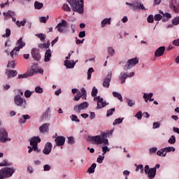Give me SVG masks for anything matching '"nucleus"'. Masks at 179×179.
<instances>
[{
	"label": "nucleus",
	"mask_w": 179,
	"mask_h": 179,
	"mask_svg": "<svg viewBox=\"0 0 179 179\" xmlns=\"http://www.w3.org/2000/svg\"><path fill=\"white\" fill-rule=\"evenodd\" d=\"M16 45L17 46H16L15 48L19 51H20V50H22V48L26 45V43L23 42V38H19L16 43Z\"/></svg>",
	"instance_id": "obj_18"
},
{
	"label": "nucleus",
	"mask_w": 179,
	"mask_h": 179,
	"mask_svg": "<svg viewBox=\"0 0 179 179\" xmlns=\"http://www.w3.org/2000/svg\"><path fill=\"white\" fill-rule=\"evenodd\" d=\"M127 78H128V74H127V73H120L119 79L121 81L122 85H124Z\"/></svg>",
	"instance_id": "obj_23"
},
{
	"label": "nucleus",
	"mask_w": 179,
	"mask_h": 179,
	"mask_svg": "<svg viewBox=\"0 0 179 179\" xmlns=\"http://www.w3.org/2000/svg\"><path fill=\"white\" fill-rule=\"evenodd\" d=\"M70 118L71 121H75V122H80V120H79V118H78V116H76V115H71L70 116Z\"/></svg>",
	"instance_id": "obj_42"
},
{
	"label": "nucleus",
	"mask_w": 179,
	"mask_h": 179,
	"mask_svg": "<svg viewBox=\"0 0 179 179\" xmlns=\"http://www.w3.org/2000/svg\"><path fill=\"white\" fill-rule=\"evenodd\" d=\"M162 15H163L162 17V22H167L169 20V19H171V14L169 13H163L161 12Z\"/></svg>",
	"instance_id": "obj_24"
},
{
	"label": "nucleus",
	"mask_w": 179,
	"mask_h": 179,
	"mask_svg": "<svg viewBox=\"0 0 179 179\" xmlns=\"http://www.w3.org/2000/svg\"><path fill=\"white\" fill-rule=\"evenodd\" d=\"M7 75L8 78L10 79V78H15L17 75V71L15 70H9Z\"/></svg>",
	"instance_id": "obj_26"
},
{
	"label": "nucleus",
	"mask_w": 179,
	"mask_h": 179,
	"mask_svg": "<svg viewBox=\"0 0 179 179\" xmlns=\"http://www.w3.org/2000/svg\"><path fill=\"white\" fill-rule=\"evenodd\" d=\"M153 97V93H145L143 94V99H145V103H148V101Z\"/></svg>",
	"instance_id": "obj_28"
},
{
	"label": "nucleus",
	"mask_w": 179,
	"mask_h": 179,
	"mask_svg": "<svg viewBox=\"0 0 179 179\" xmlns=\"http://www.w3.org/2000/svg\"><path fill=\"white\" fill-rule=\"evenodd\" d=\"M108 134L106 132H102L101 135L90 136V141L94 143L95 145H108V139H107Z\"/></svg>",
	"instance_id": "obj_1"
},
{
	"label": "nucleus",
	"mask_w": 179,
	"mask_h": 179,
	"mask_svg": "<svg viewBox=\"0 0 179 179\" xmlns=\"http://www.w3.org/2000/svg\"><path fill=\"white\" fill-rule=\"evenodd\" d=\"M10 36V29H6V35H3V37H9Z\"/></svg>",
	"instance_id": "obj_63"
},
{
	"label": "nucleus",
	"mask_w": 179,
	"mask_h": 179,
	"mask_svg": "<svg viewBox=\"0 0 179 179\" xmlns=\"http://www.w3.org/2000/svg\"><path fill=\"white\" fill-rule=\"evenodd\" d=\"M94 72V69L93 68H90L87 71V79L88 80H90L92 79V73Z\"/></svg>",
	"instance_id": "obj_37"
},
{
	"label": "nucleus",
	"mask_w": 179,
	"mask_h": 179,
	"mask_svg": "<svg viewBox=\"0 0 179 179\" xmlns=\"http://www.w3.org/2000/svg\"><path fill=\"white\" fill-rule=\"evenodd\" d=\"M35 92H36V93L41 94V93H43V92H44V90H43V88L41 87L38 86V87H36Z\"/></svg>",
	"instance_id": "obj_52"
},
{
	"label": "nucleus",
	"mask_w": 179,
	"mask_h": 179,
	"mask_svg": "<svg viewBox=\"0 0 179 179\" xmlns=\"http://www.w3.org/2000/svg\"><path fill=\"white\" fill-rule=\"evenodd\" d=\"M87 92H86V90H85L84 87L81 89V94L80 92H78L76 96L74 97V100L76 101H79L80 100V98H82L84 100H86V97H87Z\"/></svg>",
	"instance_id": "obj_12"
},
{
	"label": "nucleus",
	"mask_w": 179,
	"mask_h": 179,
	"mask_svg": "<svg viewBox=\"0 0 179 179\" xmlns=\"http://www.w3.org/2000/svg\"><path fill=\"white\" fill-rule=\"evenodd\" d=\"M113 96L114 97H116L117 99H118V100H120V101H122V95H121V94H120L117 92H113Z\"/></svg>",
	"instance_id": "obj_34"
},
{
	"label": "nucleus",
	"mask_w": 179,
	"mask_h": 179,
	"mask_svg": "<svg viewBox=\"0 0 179 179\" xmlns=\"http://www.w3.org/2000/svg\"><path fill=\"white\" fill-rule=\"evenodd\" d=\"M168 142L171 145L174 144V143L176 142V136H171Z\"/></svg>",
	"instance_id": "obj_55"
},
{
	"label": "nucleus",
	"mask_w": 179,
	"mask_h": 179,
	"mask_svg": "<svg viewBox=\"0 0 179 179\" xmlns=\"http://www.w3.org/2000/svg\"><path fill=\"white\" fill-rule=\"evenodd\" d=\"M156 152H157V148L153 147V148H150V153L151 155L153 153H156Z\"/></svg>",
	"instance_id": "obj_61"
},
{
	"label": "nucleus",
	"mask_w": 179,
	"mask_h": 179,
	"mask_svg": "<svg viewBox=\"0 0 179 179\" xmlns=\"http://www.w3.org/2000/svg\"><path fill=\"white\" fill-rule=\"evenodd\" d=\"M8 68H15V61L9 62L8 64Z\"/></svg>",
	"instance_id": "obj_62"
},
{
	"label": "nucleus",
	"mask_w": 179,
	"mask_h": 179,
	"mask_svg": "<svg viewBox=\"0 0 179 179\" xmlns=\"http://www.w3.org/2000/svg\"><path fill=\"white\" fill-rule=\"evenodd\" d=\"M147 21L148 23H153V22H155V18L153 17V15H150L147 18Z\"/></svg>",
	"instance_id": "obj_50"
},
{
	"label": "nucleus",
	"mask_w": 179,
	"mask_h": 179,
	"mask_svg": "<svg viewBox=\"0 0 179 179\" xmlns=\"http://www.w3.org/2000/svg\"><path fill=\"white\" fill-rule=\"evenodd\" d=\"M76 62H78V60L69 62V60H65L64 61V65L66 66V68H69L70 69H72V68H75V65L76 64Z\"/></svg>",
	"instance_id": "obj_20"
},
{
	"label": "nucleus",
	"mask_w": 179,
	"mask_h": 179,
	"mask_svg": "<svg viewBox=\"0 0 179 179\" xmlns=\"http://www.w3.org/2000/svg\"><path fill=\"white\" fill-rule=\"evenodd\" d=\"M26 78H29L27 73H25L24 74H19L17 79H26Z\"/></svg>",
	"instance_id": "obj_56"
},
{
	"label": "nucleus",
	"mask_w": 179,
	"mask_h": 179,
	"mask_svg": "<svg viewBox=\"0 0 179 179\" xmlns=\"http://www.w3.org/2000/svg\"><path fill=\"white\" fill-rule=\"evenodd\" d=\"M63 10H65V12H71V7L68 4H64L62 6Z\"/></svg>",
	"instance_id": "obj_47"
},
{
	"label": "nucleus",
	"mask_w": 179,
	"mask_h": 179,
	"mask_svg": "<svg viewBox=\"0 0 179 179\" xmlns=\"http://www.w3.org/2000/svg\"><path fill=\"white\" fill-rule=\"evenodd\" d=\"M97 93H99V90L96 89V87H94L92 92V97H96V96H97Z\"/></svg>",
	"instance_id": "obj_46"
},
{
	"label": "nucleus",
	"mask_w": 179,
	"mask_h": 179,
	"mask_svg": "<svg viewBox=\"0 0 179 179\" xmlns=\"http://www.w3.org/2000/svg\"><path fill=\"white\" fill-rule=\"evenodd\" d=\"M14 103L15 106L18 107L26 108L27 101H26V99L23 97V91H22V90H19L17 94L14 96Z\"/></svg>",
	"instance_id": "obj_3"
},
{
	"label": "nucleus",
	"mask_w": 179,
	"mask_h": 179,
	"mask_svg": "<svg viewBox=\"0 0 179 179\" xmlns=\"http://www.w3.org/2000/svg\"><path fill=\"white\" fill-rule=\"evenodd\" d=\"M165 153L166 154L167 152H176V148L173 147H166L164 148Z\"/></svg>",
	"instance_id": "obj_39"
},
{
	"label": "nucleus",
	"mask_w": 179,
	"mask_h": 179,
	"mask_svg": "<svg viewBox=\"0 0 179 179\" xmlns=\"http://www.w3.org/2000/svg\"><path fill=\"white\" fill-rule=\"evenodd\" d=\"M138 63H139V59H138L137 57L130 59L128 60L127 64L124 66V70L128 71V69H131L132 66H134V65H136V64H138Z\"/></svg>",
	"instance_id": "obj_8"
},
{
	"label": "nucleus",
	"mask_w": 179,
	"mask_h": 179,
	"mask_svg": "<svg viewBox=\"0 0 179 179\" xmlns=\"http://www.w3.org/2000/svg\"><path fill=\"white\" fill-rule=\"evenodd\" d=\"M142 111H138L134 117L137 118V120H142Z\"/></svg>",
	"instance_id": "obj_58"
},
{
	"label": "nucleus",
	"mask_w": 179,
	"mask_h": 179,
	"mask_svg": "<svg viewBox=\"0 0 179 179\" xmlns=\"http://www.w3.org/2000/svg\"><path fill=\"white\" fill-rule=\"evenodd\" d=\"M41 142V139L39 136L32 137L30 140L31 146H28V153H31L33 150H34V152H36V153H40V149H38L37 146Z\"/></svg>",
	"instance_id": "obj_4"
},
{
	"label": "nucleus",
	"mask_w": 179,
	"mask_h": 179,
	"mask_svg": "<svg viewBox=\"0 0 179 179\" xmlns=\"http://www.w3.org/2000/svg\"><path fill=\"white\" fill-rule=\"evenodd\" d=\"M34 6H35V9L40 10L43 8V6H44V5L43 4V3L35 1Z\"/></svg>",
	"instance_id": "obj_33"
},
{
	"label": "nucleus",
	"mask_w": 179,
	"mask_h": 179,
	"mask_svg": "<svg viewBox=\"0 0 179 179\" xmlns=\"http://www.w3.org/2000/svg\"><path fill=\"white\" fill-rule=\"evenodd\" d=\"M43 170L44 171H50V170H51V166H50L49 164H45L43 166Z\"/></svg>",
	"instance_id": "obj_60"
},
{
	"label": "nucleus",
	"mask_w": 179,
	"mask_h": 179,
	"mask_svg": "<svg viewBox=\"0 0 179 179\" xmlns=\"http://www.w3.org/2000/svg\"><path fill=\"white\" fill-rule=\"evenodd\" d=\"M94 101H97L96 110L103 108V107H106V106H107V103H106V101H103V98H100V96L94 97Z\"/></svg>",
	"instance_id": "obj_13"
},
{
	"label": "nucleus",
	"mask_w": 179,
	"mask_h": 179,
	"mask_svg": "<svg viewBox=\"0 0 179 179\" xmlns=\"http://www.w3.org/2000/svg\"><path fill=\"white\" fill-rule=\"evenodd\" d=\"M43 120H47L50 117V108H48L42 115Z\"/></svg>",
	"instance_id": "obj_32"
},
{
	"label": "nucleus",
	"mask_w": 179,
	"mask_h": 179,
	"mask_svg": "<svg viewBox=\"0 0 179 179\" xmlns=\"http://www.w3.org/2000/svg\"><path fill=\"white\" fill-rule=\"evenodd\" d=\"M51 44V42L48 41L47 43H42L38 45L39 48H49L50 45Z\"/></svg>",
	"instance_id": "obj_35"
},
{
	"label": "nucleus",
	"mask_w": 179,
	"mask_h": 179,
	"mask_svg": "<svg viewBox=\"0 0 179 179\" xmlns=\"http://www.w3.org/2000/svg\"><path fill=\"white\" fill-rule=\"evenodd\" d=\"M50 19V16L47 15L46 17H41L40 18L41 23H47V20Z\"/></svg>",
	"instance_id": "obj_48"
},
{
	"label": "nucleus",
	"mask_w": 179,
	"mask_h": 179,
	"mask_svg": "<svg viewBox=\"0 0 179 179\" xmlns=\"http://www.w3.org/2000/svg\"><path fill=\"white\" fill-rule=\"evenodd\" d=\"M3 16L6 17H13L15 16V12L8 10L7 13H3Z\"/></svg>",
	"instance_id": "obj_31"
},
{
	"label": "nucleus",
	"mask_w": 179,
	"mask_h": 179,
	"mask_svg": "<svg viewBox=\"0 0 179 179\" xmlns=\"http://www.w3.org/2000/svg\"><path fill=\"white\" fill-rule=\"evenodd\" d=\"M113 76V72L109 71L106 78L103 80V87H110V83L111 82V78Z\"/></svg>",
	"instance_id": "obj_14"
},
{
	"label": "nucleus",
	"mask_w": 179,
	"mask_h": 179,
	"mask_svg": "<svg viewBox=\"0 0 179 179\" xmlns=\"http://www.w3.org/2000/svg\"><path fill=\"white\" fill-rule=\"evenodd\" d=\"M79 106H80V108H81V110H85V108H87V107H89V103L83 102V103H80Z\"/></svg>",
	"instance_id": "obj_38"
},
{
	"label": "nucleus",
	"mask_w": 179,
	"mask_h": 179,
	"mask_svg": "<svg viewBox=\"0 0 179 179\" xmlns=\"http://www.w3.org/2000/svg\"><path fill=\"white\" fill-rule=\"evenodd\" d=\"M173 45H176V47H179V38L174 40L173 41Z\"/></svg>",
	"instance_id": "obj_64"
},
{
	"label": "nucleus",
	"mask_w": 179,
	"mask_h": 179,
	"mask_svg": "<svg viewBox=\"0 0 179 179\" xmlns=\"http://www.w3.org/2000/svg\"><path fill=\"white\" fill-rule=\"evenodd\" d=\"M144 171L147 174L148 178L153 179L156 177V168H150L149 165H145L144 168Z\"/></svg>",
	"instance_id": "obj_7"
},
{
	"label": "nucleus",
	"mask_w": 179,
	"mask_h": 179,
	"mask_svg": "<svg viewBox=\"0 0 179 179\" xmlns=\"http://www.w3.org/2000/svg\"><path fill=\"white\" fill-rule=\"evenodd\" d=\"M15 171H16V169L13 168L5 167L0 170V174L4 178H10V177L13 176Z\"/></svg>",
	"instance_id": "obj_5"
},
{
	"label": "nucleus",
	"mask_w": 179,
	"mask_h": 179,
	"mask_svg": "<svg viewBox=\"0 0 179 179\" xmlns=\"http://www.w3.org/2000/svg\"><path fill=\"white\" fill-rule=\"evenodd\" d=\"M38 38H40V40L41 41H44V40H45V38H46V36L44 34H39L38 35Z\"/></svg>",
	"instance_id": "obj_59"
},
{
	"label": "nucleus",
	"mask_w": 179,
	"mask_h": 179,
	"mask_svg": "<svg viewBox=\"0 0 179 179\" xmlns=\"http://www.w3.org/2000/svg\"><path fill=\"white\" fill-rule=\"evenodd\" d=\"M101 27H105L106 24H111V19L110 18H105L101 22Z\"/></svg>",
	"instance_id": "obj_27"
},
{
	"label": "nucleus",
	"mask_w": 179,
	"mask_h": 179,
	"mask_svg": "<svg viewBox=\"0 0 179 179\" xmlns=\"http://www.w3.org/2000/svg\"><path fill=\"white\" fill-rule=\"evenodd\" d=\"M69 3L73 12L82 14L85 12L83 9V0H69Z\"/></svg>",
	"instance_id": "obj_2"
},
{
	"label": "nucleus",
	"mask_w": 179,
	"mask_h": 179,
	"mask_svg": "<svg viewBox=\"0 0 179 179\" xmlns=\"http://www.w3.org/2000/svg\"><path fill=\"white\" fill-rule=\"evenodd\" d=\"M164 51H166V47L161 46L159 47L155 52V55L157 57H162L164 54Z\"/></svg>",
	"instance_id": "obj_17"
},
{
	"label": "nucleus",
	"mask_w": 179,
	"mask_h": 179,
	"mask_svg": "<svg viewBox=\"0 0 179 179\" xmlns=\"http://www.w3.org/2000/svg\"><path fill=\"white\" fill-rule=\"evenodd\" d=\"M114 111H115V108H111L107 111L106 117H111L113 114L114 113Z\"/></svg>",
	"instance_id": "obj_45"
},
{
	"label": "nucleus",
	"mask_w": 179,
	"mask_h": 179,
	"mask_svg": "<svg viewBox=\"0 0 179 179\" xmlns=\"http://www.w3.org/2000/svg\"><path fill=\"white\" fill-rule=\"evenodd\" d=\"M65 137L62 136H59L56 137V138L55 139L56 146H64L65 145Z\"/></svg>",
	"instance_id": "obj_15"
},
{
	"label": "nucleus",
	"mask_w": 179,
	"mask_h": 179,
	"mask_svg": "<svg viewBox=\"0 0 179 179\" xmlns=\"http://www.w3.org/2000/svg\"><path fill=\"white\" fill-rule=\"evenodd\" d=\"M5 166H10V164L8 163V160L4 159L3 162L0 163V167H5Z\"/></svg>",
	"instance_id": "obj_49"
},
{
	"label": "nucleus",
	"mask_w": 179,
	"mask_h": 179,
	"mask_svg": "<svg viewBox=\"0 0 179 179\" xmlns=\"http://www.w3.org/2000/svg\"><path fill=\"white\" fill-rule=\"evenodd\" d=\"M172 24H173V26H177L179 24V17H176L172 20Z\"/></svg>",
	"instance_id": "obj_44"
},
{
	"label": "nucleus",
	"mask_w": 179,
	"mask_h": 179,
	"mask_svg": "<svg viewBox=\"0 0 179 179\" xmlns=\"http://www.w3.org/2000/svg\"><path fill=\"white\" fill-rule=\"evenodd\" d=\"M31 55L34 61H40L41 59V55L40 50L37 48H33L31 51Z\"/></svg>",
	"instance_id": "obj_11"
},
{
	"label": "nucleus",
	"mask_w": 179,
	"mask_h": 179,
	"mask_svg": "<svg viewBox=\"0 0 179 179\" xmlns=\"http://www.w3.org/2000/svg\"><path fill=\"white\" fill-rule=\"evenodd\" d=\"M7 141H10V138H8V131L3 128L0 129V142L5 143Z\"/></svg>",
	"instance_id": "obj_10"
},
{
	"label": "nucleus",
	"mask_w": 179,
	"mask_h": 179,
	"mask_svg": "<svg viewBox=\"0 0 179 179\" xmlns=\"http://www.w3.org/2000/svg\"><path fill=\"white\" fill-rule=\"evenodd\" d=\"M51 58V50L48 49L45 53V62H48Z\"/></svg>",
	"instance_id": "obj_25"
},
{
	"label": "nucleus",
	"mask_w": 179,
	"mask_h": 179,
	"mask_svg": "<svg viewBox=\"0 0 179 179\" xmlns=\"http://www.w3.org/2000/svg\"><path fill=\"white\" fill-rule=\"evenodd\" d=\"M139 170H140V173L141 174H143V171H144L143 165L140 164V165L136 166V171H139Z\"/></svg>",
	"instance_id": "obj_43"
},
{
	"label": "nucleus",
	"mask_w": 179,
	"mask_h": 179,
	"mask_svg": "<svg viewBox=\"0 0 179 179\" xmlns=\"http://www.w3.org/2000/svg\"><path fill=\"white\" fill-rule=\"evenodd\" d=\"M37 72V64H34L31 66V69L29 70L26 73L28 75V78L29 76H33L34 73Z\"/></svg>",
	"instance_id": "obj_19"
},
{
	"label": "nucleus",
	"mask_w": 179,
	"mask_h": 179,
	"mask_svg": "<svg viewBox=\"0 0 179 179\" xmlns=\"http://www.w3.org/2000/svg\"><path fill=\"white\" fill-rule=\"evenodd\" d=\"M176 2H177V0H172V2L170 4L171 9H173L176 13H179V6H176Z\"/></svg>",
	"instance_id": "obj_22"
},
{
	"label": "nucleus",
	"mask_w": 179,
	"mask_h": 179,
	"mask_svg": "<svg viewBox=\"0 0 179 179\" xmlns=\"http://www.w3.org/2000/svg\"><path fill=\"white\" fill-rule=\"evenodd\" d=\"M17 52H19V50H17L15 48L10 52V57L13 59L15 57H17Z\"/></svg>",
	"instance_id": "obj_29"
},
{
	"label": "nucleus",
	"mask_w": 179,
	"mask_h": 179,
	"mask_svg": "<svg viewBox=\"0 0 179 179\" xmlns=\"http://www.w3.org/2000/svg\"><path fill=\"white\" fill-rule=\"evenodd\" d=\"M127 104L129 107H133L134 106H135V101L127 99Z\"/></svg>",
	"instance_id": "obj_53"
},
{
	"label": "nucleus",
	"mask_w": 179,
	"mask_h": 179,
	"mask_svg": "<svg viewBox=\"0 0 179 179\" xmlns=\"http://www.w3.org/2000/svg\"><path fill=\"white\" fill-rule=\"evenodd\" d=\"M52 150V144L51 143H47L45 145V148L43 150V153L44 155H50V153H51Z\"/></svg>",
	"instance_id": "obj_16"
},
{
	"label": "nucleus",
	"mask_w": 179,
	"mask_h": 179,
	"mask_svg": "<svg viewBox=\"0 0 179 179\" xmlns=\"http://www.w3.org/2000/svg\"><path fill=\"white\" fill-rule=\"evenodd\" d=\"M55 29H57L59 33H66L68 29V22L65 20H62L61 22L56 26Z\"/></svg>",
	"instance_id": "obj_6"
},
{
	"label": "nucleus",
	"mask_w": 179,
	"mask_h": 179,
	"mask_svg": "<svg viewBox=\"0 0 179 179\" xmlns=\"http://www.w3.org/2000/svg\"><path fill=\"white\" fill-rule=\"evenodd\" d=\"M97 164L96 163H94L91 165V166L88 169L87 173H90V174H92L94 173V169H96Z\"/></svg>",
	"instance_id": "obj_30"
},
{
	"label": "nucleus",
	"mask_w": 179,
	"mask_h": 179,
	"mask_svg": "<svg viewBox=\"0 0 179 179\" xmlns=\"http://www.w3.org/2000/svg\"><path fill=\"white\" fill-rule=\"evenodd\" d=\"M124 118H117L113 122V125H117V124H121Z\"/></svg>",
	"instance_id": "obj_57"
},
{
	"label": "nucleus",
	"mask_w": 179,
	"mask_h": 179,
	"mask_svg": "<svg viewBox=\"0 0 179 179\" xmlns=\"http://www.w3.org/2000/svg\"><path fill=\"white\" fill-rule=\"evenodd\" d=\"M73 111H75V113H77L78 114H80V111H82V109L80 105H76L73 108Z\"/></svg>",
	"instance_id": "obj_41"
},
{
	"label": "nucleus",
	"mask_w": 179,
	"mask_h": 179,
	"mask_svg": "<svg viewBox=\"0 0 179 179\" xmlns=\"http://www.w3.org/2000/svg\"><path fill=\"white\" fill-rule=\"evenodd\" d=\"M126 5H129V6L133 7V10H138L139 9H141V10H145V6L142 4V3L134 1L133 3H126Z\"/></svg>",
	"instance_id": "obj_9"
},
{
	"label": "nucleus",
	"mask_w": 179,
	"mask_h": 179,
	"mask_svg": "<svg viewBox=\"0 0 179 179\" xmlns=\"http://www.w3.org/2000/svg\"><path fill=\"white\" fill-rule=\"evenodd\" d=\"M31 94H33V92H30V90H27L24 92V96L26 99H29V97H30Z\"/></svg>",
	"instance_id": "obj_51"
},
{
	"label": "nucleus",
	"mask_w": 179,
	"mask_h": 179,
	"mask_svg": "<svg viewBox=\"0 0 179 179\" xmlns=\"http://www.w3.org/2000/svg\"><path fill=\"white\" fill-rule=\"evenodd\" d=\"M154 19L157 22L159 20H162V19H163V16H162L160 14H156L154 17Z\"/></svg>",
	"instance_id": "obj_54"
},
{
	"label": "nucleus",
	"mask_w": 179,
	"mask_h": 179,
	"mask_svg": "<svg viewBox=\"0 0 179 179\" xmlns=\"http://www.w3.org/2000/svg\"><path fill=\"white\" fill-rule=\"evenodd\" d=\"M49 127H50V123H45L43 124H42L40 127H39V131L41 134H44V132H48L49 130Z\"/></svg>",
	"instance_id": "obj_21"
},
{
	"label": "nucleus",
	"mask_w": 179,
	"mask_h": 179,
	"mask_svg": "<svg viewBox=\"0 0 179 179\" xmlns=\"http://www.w3.org/2000/svg\"><path fill=\"white\" fill-rule=\"evenodd\" d=\"M26 19H24L22 21L20 22V21H16V24L18 27H21V26H24V24H26Z\"/></svg>",
	"instance_id": "obj_40"
},
{
	"label": "nucleus",
	"mask_w": 179,
	"mask_h": 179,
	"mask_svg": "<svg viewBox=\"0 0 179 179\" xmlns=\"http://www.w3.org/2000/svg\"><path fill=\"white\" fill-rule=\"evenodd\" d=\"M157 156H162V157H166V152L164 151V148L161 149L157 152Z\"/></svg>",
	"instance_id": "obj_36"
}]
</instances>
